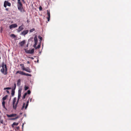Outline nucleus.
<instances>
[{
  "label": "nucleus",
  "instance_id": "nucleus-8",
  "mask_svg": "<svg viewBox=\"0 0 131 131\" xmlns=\"http://www.w3.org/2000/svg\"><path fill=\"white\" fill-rule=\"evenodd\" d=\"M25 43V41L23 40L19 43V44L21 46H23Z\"/></svg>",
  "mask_w": 131,
  "mask_h": 131
},
{
  "label": "nucleus",
  "instance_id": "nucleus-50",
  "mask_svg": "<svg viewBox=\"0 0 131 131\" xmlns=\"http://www.w3.org/2000/svg\"><path fill=\"white\" fill-rule=\"evenodd\" d=\"M2 29H1V30H0L1 32H2Z\"/></svg>",
  "mask_w": 131,
  "mask_h": 131
},
{
  "label": "nucleus",
  "instance_id": "nucleus-26",
  "mask_svg": "<svg viewBox=\"0 0 131 131\" xmlns=\"http://www.w3.org/2000/svg\"><path fill=\"white\" fill-rule=\"evenodd\" d=\"M35 44L34 45L33 47L35 48L36 47V45H37V42H35Z\"/></svg>",
  "mask_w": 131,
  "mask_h": 131
},
{
  "label": "nucleus",
  "instance_id": "nucleus-24",
  "mask_svg": "<svg viewBox=\"0 0 131 131\" xmlns=\"http://www.w3.org/2000/svg\"><path fill=\"white\" fill-rule=\"evenodd\" d=\"M10 36L13 38H14L16 37L15 35L13 34H12L10 35Z\"/></svg>",
  "mask_w": 131,
  "mask_h": 131
},
{
  "label": "nucleus",
  "instance_id": "nucleus-27",
  "mask_svg": "<svg viewBox=\"0 0 131 131\" xmlns=\"http://www.w3.org/2000/svg\"><path fill=\"white\" fill-rule=\"evenodd\" d=\"M40 47V45L39 44L38 45L37 47H36V48H35V49H39Z\"/></svg>",
  "mask_w": 131,
  "mask_h": 131
},
{
  "label": "nucleus",
  "instance_id": "nucleus-9",
  "mask_svg": "<svg viewBox=\"0 0 131 131\" xmlns=\"http://www.w3.org/2000/svg\"><path fill=\"white\" fill-rule=\"evenodd\" d=\"M17 104H17L16 103V104L15 103L14 104H12L13 107L14 109L16 110Z\"/></svg>",
  "mask_w": 131,
  "mask_h": 131
},
{
  "label": "nucleus",
  "instance_id": "nucleus-29",
  "mask_svg": "<svg viewBox=\"0 0 131 131\" xmlns=\"http://www.w3.org/2000/svg\"><path fill=\"white\" fill-rule=\"evenodd\" d=\"M25 103H24L23 105L21 108V110H23L24 109V108L25 107Z\"/></svg>",
  "mask_w": 131,
  "mask_h": 131
},
{
  "label": "nucleus",
  "instance_id": "nucleus-2",
  "mask_svg": "<svg viewBox=\"0 0 131 131\" xmlns=\"http://www.w3.org/2000/svg\"><path fill=\"white\" fill-rule=\"evenodd\" d=\"M17 7L18 9L21 12H24L25 10L23 7V5L20 0H17Z\"/></svg>",
  "mask_w": 131,
  "mask_h": 131
},
{
  "label": "nucleus",
  "instance_id": "nucleus-22",
  "mask_svg": "<svg viewBox=\"0 0 131 131\" xmlns=\"http://www.w3.org/2000/svg\"><path fill=\"white\" fill-rule=\"evenodd\" d=\"M16 102V97H14V98L13 100V101L12 104H14L15 103V102Z\"/></svg>",
  "mask_w": 131,
  "mask_h": 131
},
{
  "label": "nucleus",
  "instance_id": "nucleus-41",
  "mask_svg": "<svg viewBox=\"0 0 131 131\" xmlns=\"http://www.w3.org/2000/svg\"><path fill=\"white\" fill-rule=\"evenodd\" d=\"M19 116L17 115V116L16 117V119L19 118Z\"/></svg>",
  "mask_w": 131,
  "mask_h": 131
},
{
  "label": "nucleus",
  "instance_id": "nucleus-5",
  "mask_svg": "<svg viewBox=\"0 0 131 131\" xmlns=\"http://www.w3.org/2000/svg\"><path fill=\"white\" fill-rule=\"evenodd\" d=\"M7 5L10 6H11V4L9 3L8 1H5L4 3V7H6Z\"/></svg>",
  "mask_w": 131,
  "mask_h": 131
},
{
  "label": "nucleus",
  "instance_id": "nucleus-13",
  "mask_svg": "<svg viewBox=\"0 0 131 131\" xmlns=\"http://www.w3.org/2000/svg\"><path fill=\"white\" fill-rule=\"evenodd\" d=\"M20 79H19L17 81V85L18 86H19L20 85Z\"/></svg>",
  "mask_w": 131,
  "mask_h": 131
},
{
  "label": "nucleus",
  "instance_id": "nucleus-7",
  "mask_svg": "<svg viewBox=\"0 0 131 131\" xmlns=\"http://www.w3.org/2000/svg\"><path fill=\"white\" fill-rule=\"evenodd\" d=\"M28 32V30H26L24 31L21 32V34L25 36V35L27 34Z\"/></svg>",
  "mask_w": 131,
  "mask_h": 131
},
{
  "label": "nucleus",
  "instance_id": "nucleus-33",
  "mask_svg": "<svg viewBox=\"0 0 131 131\" xmlns=\"http://www.w3.org/2000/svg\"><path fill=\"white\" fill-rule=\"evenodd\" d=\"M12 117H15L16 116V114H12Z\"/></svg>",
  "mask_w": 131,
  "mask_h": 131
},
{
  "label": "nucleus",
  "instance_id": "nucleus-1",
  "mask_svg": "<svg viewBox=\"0 0 131 131\" xmlns=\"http://www.w3.org/2000/svg\"><path fill=\"white\" fill-rule=\"evenodd\" d=\"M2 68L1 70V72L4 75H6L7 74L8 69L6 65L5 64L4 62H2Z\"/></svg>",
  "mask_w": 131,
  "mask_h": 131
},
{
  "label": "nucleus",
  "instance_id": "nucleus-48",
  "mask_svg": "<svg viewBox=\"0 0 131 131\" xmlns=\"http://www.w3.org/2000/svg\"><path fill=\"white\" fill-rule=\"evenodd\" d=\"M27 64H29L30 63V62H29V61H27Z\"/></svg>",
  "mask_w": 131,
  "mask_h": 131
},
{
  "label": "nucleus",
  "instance_id": "nucleus-38",
  "mask_svg": "<svg viewBox=\"0 0 131 131\" xmlns=\"http://www.w3.org/2000/svg\"><path fill=\"white\" fill-rule=\"evenodd\" d=\"M27 94H30L31 93V92L30 90H28L27 93Z\"/></svg>",
  "mask_w": 131,
  "mask_h": 131
},
{
  "label": "nucleus",
  "instance_id": "nucleus-17",
  "mask_svg": "<svg viewBox=\"0 0 131 131\" xmlns=\"http://www.w3.org/2000/svg\"><path fill=\"white\" fill-rule=\"evenodd\" d=\"M1 116L0 115V125H1V123L3 124L4 122L3 120V119H1Z\"/></svg>",
  "mask_w": 131,
  "mask_h": 131
},
{
  "label": "nucleus",
  "instance_id": "nucleus-16",
  "mask_svg": "<svg viewBox=\"0 0 131 131\" xmlns=\"http://www.w3.org/2000/svg\"><path fill=\"white\" fill-rule=\"evenodd\" d=\"M2 104L3 107L4 108H6L5 106V102L4 101H3Z\"/></svg>",
  "mask_w": 131,
  "mask_h": 131
},
{
  "label": "nucleus",
  "instance_id": "nucleus-44",
  "mask_svg": "<svg viewBox=\"0 0 131 131\" xmlns=\"http://www.w3.org/2000/svg\"><path fill=\"white\" fill-rule=\"evenodd\" d=\"M5 10H6V11H8L9 10V8H6L5 9Z\"/></svg>",
  "mask_w": 131,
  "mask_h": 131
},
{
  "label": "nucleus",
  "instance_id": "nucleus-28",
  "mask_svg": "<svg viewBox=\"0 0 131 131\" xmlns=\"http://www.w3.org/2000/svg\"><path fill=\"white\" fill-rule=\"evenodd\" d=\"M11 89V88L9 87H7L4 88V90H9Z\"/></svg>",
  "mask_w": 131,
  "mask_h": 131
},
{
  "label": "nucleus",
  "instance_id": "nucleus-36",
  "mask_svg": "<svg viewBox=\"0 0 131 131\" xmlns=\"http://www.w3.org/2000/svg\"><path fill=\"white\" fill-rule=\"evenodd\" d=\"M7 116L8 117H12V114H10V115H7Z\"/></svg>",
  "mask_w": 131,
  "mask_h": 131
},
{
  "label": "nucleus",
  "instance_id": "nucleus-43",
  "mask_svg": "<svg viewBox=\"0 0 131 131\" xmlns=\"http://www.w3.org/2000/svg\"><path fill=\"white\" fill-rule=\"evenodd\" d=\"M28 58H30L32 59H34V58L33 57H28Z\"/></svg>",
  "mask_w": 131,
  "mask_h": 131
},
{
  "label": "nucleus",
  "instance_id": "nucleus-34",
  "mask_svg": "<svg viewBox=\"0 0 131 131\" xmlns=\"http://www.w3.org/2000/svg\"><path fill=\"white\" fill-rule=\"evenodd\" d=\"M50 17H47L46 18L47 19L48 21H49L50 19Z\"/></svg>",
  "mask_w": 131,
  "mask_h": 131
},
{
  "label": "nucleus",
  "instance_id": "nucleus-20",
  "mask_svg": "<svg viewBox=\"0 0 131 131\" xmlns=\"http://www.w3.org/2000/svg\"><path fill=\"white\" fill-rule=\"evenodd\" d=\"M7 97L8 96L7 95H6L4 97L2 98L3 101H4V100H6L7 99Z\"/></svg>",
  "mask_w": 131,
  "mask_h": 131
},
{
  "label": "nucleus",
  "instance_id": "nucleus-37",
  "mask_svg": "<svg viewBox=\"0 0 131 131\" xmlns=\"http://www.w3.org/2000/svg\"><path fill=\"white\" fill-rule=\"evenodd\" d=\"M16 84L15 83L14 84V89H13L15 90L16 89Z\"/></svg>",
  "mask_w": 131,
  "mask_h": 131
},
{
  "label": "nucleus",
  "instance_id": "nucleus-3",
  "mask_svg": "<svg viewBox=\"0 0 131 131\" xmlns=\"http://www.w3.org/2000/svg\"><path fill=\"white\" fill-rule=\"evenodd\" d=\"M17 73H19L20 74L23 75H26L30 77L31 76V74L28 73H25L21 71H17L16 72V74Z\"/></svg>",
  "mask_w": 131,
  "mask_h": 131
},
{
  "label": "nucleus",
  "instance_id": "nucleus-15",
  "mask_svg": "<svg viewBox=\"0 0 131 131\" xmlns=\"http://www.w3.org/2000/svg\"><path fill=\"white\" fill-rule=\"evenodd\" d=\"M21 91H20V90H19L18 93V99H20V97L21 96Z\"/></svg>",
  "mask_w": 131,
  "mask_h": 131
},
{
  "label": "nucleus",
  "instance_id": "nucleus-11",
  "mask_svg": "<svg viewBox=\"0 0 131 131\" xmlns=\"http://www.w3.org/2000/svg\"><path fill=\"white\" fill-rule=\"evenodd\" d=\"M24 29V28H23V27L21 26H19L18 29V31L19 32L23 30Z\"/></svg>",
  "mask_w": 131,
  "mask_h": 131
},
{
  "label": "nucleus",
  "instance_id": "nucleus-49",
  "mask_svg": "<svg viewBox=\"0 0 131 131\" xmlns=\"http://www.w3.org/2000/svg\"><path fill=\"white\" fill-rule=\"evenodd\" d=\"M21 0L22 1H23V2H24V0Z\"/></svg>",
  "mask_w": 131,
  "mask_h": 131
},
{
  "label": "nucleus",
  "instance_id": "nucleus-21",
  "mask_svg": "<svg viewBox=\"0 0 131 131\" xmlns=\"http://www.w3.org/2000/svg\"><path fill=\"white\" fill-rule=\"evenodd\" d=\"M28 103H29V101H28L27 102L26 104V105L25 107V109H26L27 108L28 106Z\"/></svg>",
  "mask_w": 131,
  "mask_h": 131
},
{
  "label": "nucleus",
  "instance_id": "nucleus-14",
  "mask_svg": "<svg viewBox=\"0 0 131 131\" xmlns=\"http://www.w3.org/2000/svg\"><path fill=\"white\" fill-rule=\"evenodd\" d=\"M15 93V90L14 89H12V90L11 95L12 96H13L14 95Z\"/></svg>",
  "mask_w": 131,
  "mask_h": 131
},
{
  "label": "nucleus",
  "instance_id": "nucleus-53",
  "mask_svg": "<svg viewBox=\"0 0 131 131\" xmlns=\"http://www.w3.org/2000/svg\"><path fill=\"white\" fill-rule=\"evenodd\" d=\"M22 114L21 113H20V114Z\"/></svg>",
  "mask_w": 131,
  "mask_h": 131
},
{
  "label": "nucleus",
  "instance_id": "nucleus-31",
  "mask_svg": "<svg viewBox=\"0 0 131 131\" xmlns=\"http://www.w3.org/2000/svg\"><path fill=\"white\" fill-rule=\"evenodd\" d=\"M35 29L34 28H33L32 29H30V32H32L34 31H35Z\"/></svg>",
  "mask_w": 131,
  "mask_h": 131
},
{
  "label": "nucleus",
  "instance_id": "nucleus-51",
  "mask_svg": "<svg viewBox=\"0 0 131 131\" xmlns=\"http://www.w3.org/2000/svg\"><path fill=\"white\" fill-rule=\"evenodd\" d=\"M31 100H32L31 98V99H30V102L31 101Z\"/></svg>",
  "mask_w": 131,
  "mask_h": 131
},
{
  "label": "nucleus",
  "instance_id": "nucleus-42",
  "mask_svg": "<svg viewBox=\"0 0 131 131\" xmlns=\"http://www.w3.org/2000/svg\"><path fill=\"white\" fill-rule=\"evenodd\" d=\"M20 66H21L22 65L23 66L22 67V68H24V65L23 64H21L20 65Z\"/></svg>",
  "mask_w": 131,
  "mask_h": 131
},
{
  "label": "nucleus",
  "instance_id": "nucleus-47",
  "mask_svg": "<svg viewBox=\"0 0 131 131\" xmlns=\"http://www.w3.org/2000/svg\"><path fill=\"white\" fill-rule=\"evenodd\" d=\"M27 23H28L30 22V21L28 20H27Z\"/></svg>",
  "mask_w": 131,
  "mask_h": 131
},
{
  "label": "nucleus",
  "instance_id": "nucleus-39",
  "mask_svg": "<svg viewBox=\"0 0 131 131\" xmlns=\"http://www.w3.org/2000/svg\"><path fill=\"white\" fill-rule=\"evenodd\" d=\"M16 119V117H15V118H11V119H10L11 120H15Z\"/></svg>",
  "mask_w": 131,
  "mask_h": 131
},
{
  "label": "nucleus",
  "instance_id": "nucleus-18",
  "mask_svg": "<svg viewBox=\"0 0 131 131\" xmlns=\"http://www.w3.org/2000/svg\"><path fill=\"white\" fill-rule=\"evenodd\" d=\"M34 39L35 42H38V40L37 38V36L36 35L35 36V37L34 38Z\"/></svg>",
  "mask_w": 131,
  "mask_h": 131
},
{
  "label": "nucleus",
  "instance_id": "nucleus-35",
  "mask_svg": "<svg viewBox=\"0 0 131 131\" xmlns=\"http://www.w3.org/2000/svg\"><path fill=\"white\" fill-rule=\"evenodd\" d=\"M19 126L16 127V128L15 129V130H19Z\"/></svg>",
  "mask_w": 131,
  "mask_h": 131
},
{
  "label": "nucleus",
  "instance_id": "nucleus-25",
  "mask_svg": "<svg viewBox=\"0 0 131 131\" xmlns=\"http://www.w3.org/2000/svg\"><path fill=\"white\" fill-rule=\"evenodd\" d=\"M38 38L40 39V41H41L42 40V37H41L40 36H38Z\"/></svg>",
  "mask_w": 131,
  "mask_h": 131
},
{
  "label": "nucleus",
  "instance_id": "nucleus-46",
  "mask_svg": "<svg viewBox=\"0 0 131 131\" xmlns=\"http://www.w3.org/2000/svg\"><path fill=\"white\" fill-rule=\"evenodd\" d=\"M6 92H7L8 93H9V91L8 90H7L6 91Z\"/></svg>",
  "mask_w": 131,
  "mask_h": 131
},
{
  "label": "nucleus",
  "instance_id": "nucleus-10",
  "mask_svg": "<svg viewBox=\"0 0 131 131\" xmlns=\"http://www.w3.org/2000/svg\"><path fill=\"white\" fill-rule=\"evenodd\" d=\"M34 49H32L31 50H30L28 51L27 53H30L32 54L34 53Z\"/></svg>",
  "mask_w": 131,
  "mask_h": 131
},
{
  "label": "nucleus",
  "instance_id": "nucleus-19",
  "mask_svg": "<svg viewBox=\"0 0 131 131\" xmlns=\"http://www.w3.org/2000/svg\"><path fill=\"white\" fill-rule=\"evenodd\" d=\"M47 14L48 16H50V10H47Z\"/></svg>",
  "mask_w": 131,
  "mask_h": 131
},
{
  "label": "nucleus",
  "instance_id": "nucleus-6",
  "mask_svg": "<svg viewBox=\"0 0 131 131\" xmlns=\"http://www.w3.org/2000/svg\"><path fill=\"white\" fill-rule=\"evenodd\" d=\"M17 25L16 24H13L10 25L9 26V28L10 29H12L13 28L17 27Z\"/></svg>",
  "mask_w": 131,
  "mask_h": 131
},
{
  "label": "nucleus",
  "instance_id": "nucleus-4",
  "mask_svg": "<svg viewBox=\"0 0 131 131\" xmlns=\"http://www.w3.org/2000/svg\"><path fill=\"white\" fill-rule=\"evenodd\" d=\"M22 70L29 73H31L32 72L31 70L28 67L25 68L24 67V68H22Z\"/></svg>",
  "mask_w": 131,
  "mask_h": 131
},
{
  "label": "nucleus",
  "instance_id": "nucleus-23",
  "mask_svg": "<svg viewBox=\"0 0 131 131\" xmlns=\"http://www.w3.org/2000/svg\"><path fill=\"white\" fill-rule=\"evenodd\" d=\"M27 93H25L24 95H23V99H25V97L27 95Z\"/></svg>",
  "mask_w": 131,
  "mask_h": 131
},
{
  "label": "nucleus",
  "instance_id": "nucleus-52",
  "mask_svg": "<svg viewBox=\"0 0 131 131\" xmlns=\"http://www.w3.org/2000/svg\"><path fill=\"white\" fill-rule=\"evenodd\" d=\"M38 60L37 62H38Z\"/></svg>",
  "mask_w": 131,
  "mask_h": 131
},
{
  "label": "nucleus",
  "instance_id": "nucleus-40",
  "mask_svg": "<svg viewBox=\"0 0 131 131\" xmlns=\"http://www.w3.org/2000/svg\"><path fill=\"white\" fill-rule=\"evenodd\" d=\"M19 99H18V100H17V102H16V103L17 104H18V102H19Z\"/></svg>",
  "mask_w": 131,
  "mask_h": 131
},
{
  "label": "nucleus",
  "instance_id": "nucleus-45",
  "mask_svg": "<svg viewBox=\"0 0 131 131\" xmlns=\"http://www.w3.org/2000/svg\"><path fill=\"white\" fill-rule=\"evenodd\" d=\"M24 123H23V124L22 125V129L23 128V127H24Z\"/></svg>",
  "mask_w": 131,
  "mask_h": 131
},
{
  "label": "nucleus",
  "instance_id": "nucleus-30",
  "mask_svg": "<svg viewBox=\"0 0 131 131\" xmlns=\"http://www.w3.org/2000/svg\"><path fill=\"white\" fill-rule=\"evenodd\" d=\"M29 88V87L28 86H26L25 87V90H27Z\"/></svg>",
  "mask_w": 131,
  "mask_h": 131
},
{
  "label": "nucleus",
  "instance_id": "nucleus-12",
  "mask_svg": "<svg viewBox=\"0 0 131 131\" xmlns=\"http://www.w3.org/2000/svg\"><path fill=\"white\" fill-rule=\"evenodd\" d=\"M19 123H16L14 122L13 123L12 125V127H14V126H17L18 124Z\"/></svg>",
  "mask_w": 131,
  "mask_h": 131
},
{
  "label": "nucleus",
  "instance_id": "nucleus-32",
  "mask_svg": "<svg viewBox=\"0 0 131 131\" xmlns=\"http://www.w3.org/2000/svg\"><path fill=\"white\" fill-rule=\"evenodd\" d=\"M39 11H41L42 10V7L40 6L39 7Z\"/></svg>",
  "mask_w": 131,
  "mask_h": 131
}]
</instances>
